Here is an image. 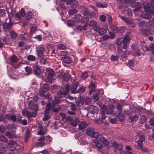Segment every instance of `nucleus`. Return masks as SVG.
I'll return each instance as SVG.
<instances>
[{
  "mask_svg": "<svg viewBox=\"0 0 154 154\" xmlns=\"http://www.w3.org/2000/svg\"><path fill=\"white\" fill-rule=\"evenodd\" d=\"M18 145L16 142L13 140H10L8 145V149L11 151H14L15 149H17Z\"/></svg>",
  "mask_w": 154,
  "mask_h": 154,
  "instance_id": "2",
  "label": "nucleus"
},
{
  "mask_svg": "<svg viewBox=\"0 0 154 154\" xmlns=\"http://www.w3.org/2000/svg\"><path fill=\"white\" fill-rule=\"evenodd\" d=\"M13 23L10 21L8 23L6 22L3 25L2 28L5 31H9L12 26Z\"/></svg>",
  "mask_w": 154,
  "mask_h": 154,
  "instance_id": "7",
  "label": "nucleus"
},
{
  "mask_svg": "<svg viewBox=\"0 0 154 154\" xmlns=\"http://www.w3.org/2000/svg\"><path fill=\"white\" fill-rule=\"evenodd\" d=\"M60 102V100L59 99L58 97H55L54 100H53L52 103V110L53 112H58V109L55 108L54 106L57 104H58Z\"/></svg>",
  "mask_w": 154,
  "mask_h": 154,
  "instance_id": "4",
  "label": "nucleus"
},
{
  "mask_svg": "<svg viewBox=\"0 0 154 154\" xmlns=\"http://www.w3.org/2000/svg\"><path fill=\"white\" fill-rule=\"evenodd\" d=\"M146 14L144 13H143L142 15V17L143 18L145 19H149L151 18V16L150 14Z\"/></svg>",
  "mask_w": 154,
  "mask_h": 154,
  "instance_id": "43",
  "label": "nucleus"
},
{
  "mask_svg": "<svg viewBox=\"0 0 154 154\" xmlns=\"http://www.w3.org/2000/svg\"><path fill=\"white\" fill-rule=\"evenodd\" d=\"M45 50L44 48L39 47L37 48V55L40 57H42L44 55Z\"/></svg>",
  "mask_w": 154,
  "mask_h": 154,
  "instance_id": "8",
  "label": "nucleus"
},
{
  "mask_svg": "<svg viewBox=\"0 0 154 154\" xmlns=\"http://www.w3.org/2000/svg\"><path fill=\"white\" fill-rule=\"evenodd\" d=\"M88 76V74L86 72H85L81 75L82 78L84 79L86 78Z\"/></svg>",
  "mask_w": 154,
  "mask_h": 154,
  "instance_id": "62",
  "label": "nucleus"
},
{
  "mask_svg": "<svg viewBox=\"0 0 154 154\" xmlns=\"http://www.w3.org/2000/svg\"><path fill=\"white\" fill-rule=\"evenodd\" d=\"M138 119V116L137 115L135 114L134 115L132 118H131V120L132 122L135 121L137 120Z\"/></svg>",
  "mask_w": 154,
  "mask_h": 154,
  "instance_id": "52",
  "label": "nucleus"
},
{
  "mask_svg": "<svg viewBox=\"0 0 154 154\" xmlns=\"http://www.w3.org/2000/svg\"><path fill=\"white\" fill-rule=\"evenodd\" d=\"M100 20L102 22H105L106 20V17L105 15H101L99 17Z\"/></svg>",
  "mask_w": 154,
  "mask_h": 154,
  "instance_id": "55",
  "label": "nucleus"
},
{
  "mask_svg": "<svg viewBox=\"0 0 154 154\" xmlns=\"http://www.w3.org/2000/svg\"><path fill=\"white\" fill-rule=\"evenodd\" d=\"M58 48L61 50L65 49L66 48V45L62 44H59L58 46Z\"/></svg>",
  "mask_w": 154,
  "mask_h": 154,
  "instance_id": "48",
  "label": "nucleus"
},
{
  "mask_svg": "<svg viewBox=\"0 0 154 154\" xmlns=\"http://www.w3.org/2000/svg\"><path fill=\"white\" fill-rule=\"evenodd\" d=\"M27 59L28 60L31 61H35V57L33 55H29L27 57Z\"/></svg>",
  "mask_w": 154,
  "mask_h": 154,
  "instance_id": "35",
  "label": "nucleus"
},
{
  "mask_svg": "<svg viewBox=\"0 0 154 154\" xmlns=\"http://www.w3.org/2000/svg\"><path fill=\"white\" fill-rule=\"evenodd\" d=\"M99 135V134L98 132H96L94 131L91 137L96 138Z\"/></svg>",
  "mask_w": 154,
  "mask_h": 154,
  "instance_id": "49",
  "label": "nucleus"
},
{
  "mask_svg": "<svg viewBox=\"0 0 154 154\" xmlns=\"http://www.w3.org/2000/svg\"><path fill=\"white\" fill-rule=\"evenodd\" d=\"M98 29L97 30H95V31L98 32L100 35H103L106 33V31L104 28H100L99 26H98Z\"/></svg>",
  "mask_w": 154,
  "mask_h": 154,
  "instance_id": "14",
  "label": "nucleus"
},
{
  "mask_svg": "<svg viewBox=\"0 0 154 154\" xmlns=\"http://www.w3.org/2000/svg\"><path fill=\"white\" fill-rule=\"evenodd\" d=\"M67 53L66 51H62L60 54V56L61 58H64L66 57L67 56Z\"/></svg>",
  "mask_w": 154,
  "mask_h": 154,
  "instance_id": "37",
  "label": "nucleus"
},
{
  "mask_svg": "<svg viewBox=\"0 0 154 154\" xmlns=\"http://www.w3.org/2000/svg\"><path fill=\"white\" fill-rule=\"evenodd\" d=\"M137 135L139 137V140H145V137L143 134L140 132L137 133Z\"/></svg>",
  "mask_w": 154,
  "mask_h": 154,
  "instance_id": "42",
  "label": "nucleus"
},
{
  "mask_svg": "<svg viewBox=\"0 0 154 154\" xmlns=\"http://www.w3.org/2000/svg\"><path fill=\"white\" fill-rule=\"evenodd\" d=\"M10 34L11 37L13 39L16 38L17 36V34L13 30L11 31Z\"/></svg>",
  "mask_w": 154,
  "mask_h": 154,
  "instance_id": "33",
  "label": "nucleus"
},
{
  "mask_svg": "<svg viewBox=\"0 0 154 154\" xmlns=\"http://www.w3.org/2000/svg\"><path fill=\"white\" fill-rule=\"evenodd\" d=\"M115 109L114 106L113 104H109L106 108V114L109 115L113 113Z\"/></svg>",
  "mask_w": 154,
  "mask_h": 154,
  "instance_id": "10",
  "label": "nucleus"
},
{
  "mask_svg": "<svg viewBox=\"0 0 154 154\" xmlns=\"http://www.w3.org/2000/svg\"><path fill=\"white\" fill-rule=\"evenodd\" d=\"M50 87L46 83H45L42 89V90H40L39 91V94L42 97H44L45 95L44 93L49 90Z\"/></svg>",
  "mask_w": 154,
  "mask_h": 154,
  "instance_id": "5",
  "label": "nucleus"
},
{
  "mask_svg": "<svg viewBox=\"0 0 154 154\" xmlns=\"http://www.w3.org/2000/svg\"><path fill=\"white\" fill-rule=\"evenodd\" d=\"M141 123H144L146 120V117L144 115H143L140 116V119Z\"/></svg>",
  "mask_w": 154,
  "mask_h": 154,
  "instance_id": "47",
  "label": "nucleus"
},
{
  "mask_svg": "<svg viewBox=\"0 0 154 154\" xmlns=\"http://www.w3.org/2000/svg\"><path fill=\"white\" fill-rule=\"evenodd\" d=\"M63 77L65 81H67L70 77V75L68 73H65L63 75Z\"/></svg>",
  "mask_w": 154,
  "mask_h": 154,
  "instance_id": "32",
  "label": "nucleus"
},
{
  "mask_svg": "<svg viewBox=\"0 0 154 154\" xmlns=\"http://www.w3.org/2000/svg\"><path fill=\"white\" fill-rule=\"evenodd\" d=\"M119 56L116 55V56L112 55L110 58V60L113 61H116L119 59Z\"/></svg>",
  "mask_w": 154,
  "mask_h": 154,
  "instance_id": "40",
  "label": "nucleus"
},
{
  "mask_svg": "<svg viewBox=\"0 0 154 154\" xmlns=\"http://www.w3.org/2000/svg\"><path fill=\"white\" fill-rule=\"evenodd\" d=\"M117 109L119 111V113L122 112V107L120 104H119L117 105Z\"/></svg>",
  "mask_w": 154,
  "mask_h": 154,
  "instance_id": "53",
  "label": "nucleus"
},
{
  "mask_svg": "<svg viewBox=\"0 0 154 154\" xmlns=\"http://www.w3.org/2000/svg\"><path fill=\"white\" fill-rule=\"evenodd\" d=\"M112 146L115 149V151L116 153H117L118 152H120L123 149L122 146L120 143L114 142L112 143Z\"/></svg>",
  "mask_w": 154,
  "mask_h": 154,
  "instance_id": "3",
  "label": "nucleus"
},
{
  "mask_svg": "<svg viewBox=\"0 0 154 154\" xmlns=\"http://www.w3.org/2000/svg\"><path fill=\"white\" fill-rule=\"evenodd\" d=\"M5 135L6 136L10 139H12L13 137L12 134L9 131L6 132H5Z\"/></svg>",
  "mask_w": 154,
  "mask_h": 154,
  "instance_id": "45",
  "label": "nucleus"
},
{
  "mask_svg": "<svg viewBox=\"0 0 154 154\" xmlns=\"http://www.w3.org/2000/svg\"><path fill=\"white\" fill-rule=\"evenodd\" d=\"M25 70L28 75L30 74L32 72V68L29 66L25 67Z\"/></svg>",
  "mask_w": 154,
  "mask_h": 154,
  "instance_id": "28",
  "label": "nucleus"
},
{
  "mask_svg": "<svg viewBox=\"0 0 154 154\" xmlns=\"http://www.w3.org/2000/svg\"><path fill=\"white\" fill-rule=\"evenodd\" d=\"M39 62L41 64H45L46 63L47 61L45 59L42 58L40 59Z\"/></svg>",
  "mask_w": 154,
  "mask_h": 154,
  "instance_id": "58",
  "label": "nucleus"
},
{
  "mask_svg": "<svg viewBox=\"0 0 154 154\" xmlns=\"http://www.w3.org/2000/svg\"><path fill=\"white\" fill-rule=\"evenodd\" d=\"M71 109L72 110L75 111L76 110V107L75 105L73 103H71Z\"/></svg>",
  "mask_w": 154,
  "mask_h": 154,
  "instance_id": "51",
  "label": "nucleus"
},
{
  "mask_svg": "<svg viewBox=\"0 0 154 154\" xmlns=\"http://www.w3.org/2000/svg\"><path fill=\"white\" fill-rule=\"evenodd\" d=\"M78 85V83L77 82H75L72 85L71 88V92L72 93L75 94L77 93V91H75Z\"/></svg>",
  "mask_w": 154,
  "mask_h": 154,
  "instance_id": "13",
  "label": "nucleus"
},
{
  "mask_svg": "<svg viewBox=\"0 0 154 154\" xmlns=\"http://www.w3.org/2000/svg\"><path fill=\"white\" fill-rule=\"evenodd\" d=\"M77 10L75 8L71 9L69 10L68 13L70 15H72L77 12Z\"/></svg>",
  "mask_w": 154,
  "mask_h": 154,
  "instance_id": "31",
  "label": "nucleus"
},
{
  "mask_svg": "<svg viewBox=\"0 0 154 154\" xmlns=\"http://www.w3.org/2000/svg\"><path fill=\"white\" fill-rule=\"evenodd\" d=\"M91 99L90 98L86 97L85 100V103L86 104H90L91 102Z\"/></svg>",
  "mask_w": 154,
  "mask_h": 154,
  "instance_id": "57",
  "label": "nucleus"
},
{
  "mask_svg": "<svg viewBox=\"0 0 154 154\" xmlns=\"http://www.w3.org/2000/svg\"><path fill=\"white\" fill-rule=\"evenodd\" d=\"M38 128L39 129V131L37 132V134L41 135H44L45 133L43 131V128L42 126L41 125V123H38Z\"/></svg>",
  "mask_w": 154,
  "mask_h": 154,
  "instance_id": "17",
  "label": "nucleus"
},
{
  "mask_svg": "<svg viewBox=\"0 0 154 154\" xmlns=\"http://www.w3.org/2000/svg\"><path fill=\"white\" fill-rule=\"evenodd\" d=\"M107 108L105 105H103L101 108V112H105L106 109V110Z\"/></svg>",
  "mask_w": 154,
  "mask_h": 154,
  "instance_id": "63",
  "label": "nucleus"
},
{
  "mask_svg": "<svg viewBox=\"0 0 154 154\" xmlns=\"http://www.w3.org/2000/svg\"><path fill=\"white\" fill-rule=\"evenodd\" d=\"M120 18L121 19L123 20V21H125L127 24H128L130 20V19L128 18H126L125 17L122 16H120Z\"/></svg>",
  "mask_w": 154,
  "mask_h": 154,
  "instance_id": "44",
  "label": "nucleus"
},
{
  "mask_svg": "<svg viewBox=\"0 0 154 154\" xmlns=\"http://www.w3.org/2000/svg\"><path fill=\"white\" fill-rule=\"evenodd\" d=\"M79 120L78 118H75L72 120L71 124L74 126H76L77 125V124L79 122Z\"/></svg>",
  "mask_w": 154,
  "mask_h": 154,
  "instance_id": "22",
  "label": "nucleus"
},
{
  "mask_svg": "<svg viewBox=\"0 0 154 154\" xmlns=\"http://www.w3.org/2000/svg\"><path fill=\"white\" fill-rule=\"evenodd\" d=\"M143 8L146 10L145 11L147 13H149L150 14H154V12L152 10L153 7L151 8L148 3H144Z\"/></svg>",
  "mask_w": 154,
  "mask_h": 154,
  "instance_id": "6",
  "label": "nucleus"
},
{
  "mask_svg": "<svg viewBox=\"0 0 154 154\" xmlns=\"http://www.w3.org/2000/svg\"><path fill=\"white\" fill-rule=\"evenodd\" d=\"M128 152H129L128 151L123 150V149L120 152H118L117 154H128Z\"/></svg>",
  "mask_w": 154,
  "mask_h": 154,
  "instance_id": "64",
  "label": "nucleus"
},
{
  "mask_svg": "<svg viewBox=\"0 0 154 154\" xmlns=\"http://www.w3.org/2000/svg\"><path fill=\"white\" fill-rule=\"evenodd\" d=\"M146 49L147 51H151L152 54L154 55V43L150 45L149 47L146 48Z\"/></svg>",
  "mask_w": 154,
  "mask_h": 154,
  "instance_id": "24",
  "label": "nucleus"
},
{
  "mask_svg": "<svg viewBox=\"0 0 154 154\" xmlns=\"http://www.w3.org/2000/svg\"><path fill=\"white\" fill-rule=\"evenodd\" d=\"M76 105L77 106H79L80 105H82L84 104V101L81 98L79 99L76 101Z\"/></svg>",
  "mask_w": 154,
  "mask_h": 154,
  "instance_id": "34",
  "label": "nucleus"
},
{
  "mask_svg": "<svg viewBox=\"0 0 154 154\" xmlns=\"http://www.w3.org/2000/svg\"><path fill=\"white\" fill-rule=\"evenodd\" d=\"M88 25L90 26L93 27L94 30H97L98 29V26L97 25V23L94 20H92L90 21L88 23Z\"/></svg>",
  "mask_w": 154,
  "mask_h": 154,
  "instance_id": "11",
  "label": "nucleus"
},
{
  "mask_svg": "<svg viewBox=\"0 0 154 154\" xmlns=\"http://www.w3.org/2000/svg\"><path fill=\"white\" fill-rule=\"evenodd\" d=\"M54 75V72L52 70H49L48 71V81L50 83H51L52 81L53 76Z\"/></svg>",
  "mask_w": 154,
  "mask_h": 154,
  "instance_id": "12",
  "label": "nucleus"
},
{
  "mask_svg": "<svg viewBox=\"0 0 154 154\" xmlns=\"http://www.w3.org/2000/svg\"><path fill=\"white\" fill-rule=\"evenodd\" d=\"M34 68L35 73L36 75H38L41 73V70L38 66H35Z\"/></svg>",
  "mask_w": 154,
  "mask_h": 154,
  "instance_id": "25",
  "label": "nucleus"
},
{
  "mask_svg": "<svg viewBox=\"0 0 154 154\" xmlns=\"http://www.w3.org/2000/svg\"><path fill=\"white\" fill-rule=\"evenodd\" d=\"M63 62L66 64H69L72 61V59L69 57H65L63 59Z\"/></svg>",
  "mask_w": 154,
  "mask_h": 154,
  "instance_id": "27",
  "label": "nucleus"
},
{
  "mask_svg": "<svg viewBox=\"0 0 154 154\" xmlns=\"http://www.w3.org/2000/svg\"><path fill=\"white\" fill-rule=\"evenodd\" d=\"M7 142L8 141V140L7 138L2 135H0V142Z\"/></svg>",
  "mask_w": 154,
  "mask_h": 154,
  "instance_id": "41",
  "label": "nucleus"
},
{
  "mask_svg": "<svg viewBox=\"0 0 154 154\" xmlns=\"http://www.w3.org/2000/svg\"><path fill=\"white\" fill-rule=\"evenodd\" d=\"M95 5L98 8H105L107 7L106 5L102 4L100 2H97Z\"/></svg>",
  "mask_w": 154,
  "mask_h": 154,
  "instance_id": "30",
  "label": "nucleus"
},
{
  "mask_svg": "<svg viewBox=\"0 0 154 154\" xmlns=\"http://www.w3.org/2000/svg\"><path fill=\"white\" fill-rule=\"evenodd\" d=\"M130 40L129 36L126 35L124 37L122 42L129 43Z\"/></svg>",
  "mask_w": 154,
  "mask_h": 154,
  "instance_id": "36",
  "label": "nucleus"
},
{
  "mask_svg": "<svg viewBox=\"0 0 154 154\" xmlns=\"http://www.w3.org/2000/svg\"><path fill=\"white\" fill-rule=\"evenodd\" d=\"M82 19V17L81 15L79 14H77L74 15L73 19L76 22L80 21Z\"/></svg>",
  "mask_w": 154,
  "mask_h": 154,
  "instance_id": "20",
  "label": "nucleus"
},
{
  "mask_svg": "<svg viewBox=\"0 0 154 154\" xmlns=\"http://www.w3.org/2000/svg\"><path fill=\"white\" fill-rule=\"evenodd\" d=\"M88 126V124L85 122L84 121L82 122L79 125V128L80 129L82 130L86 128Z\"/></svg>",
  "mask_w": 154,
  "mask_h": 154,
  "instance_id": "16",
  "label": "nucleus"
},
{
  "mask_svg": "<svg viewBox=\"0 0 154 154\" xmlns=\"http://www.w3.org/2000/svg\"><path fill=\"white\" fill-rule=\"evenodd\" d=\"M94 131V130L92 128H88L86 134L88 135L91 137Z\"/></svg>",
  "mask_w": 154,
  "mask_h": 154,
  "instance_id": "29",
  "label": "nucleus"
},
{
  "mask_svg": "<svg viewBox=\"0 0 154 154\" xmlns=\"http://www.w3.org/2000/svg\"><path fill=\"white\" fill-rule=\"evenodd\" d=\"M51 108V104L50 103L48 104L46 106V108L45 111L44 115H48Z\"/></svg>",
  "mask_w": 154,
  "mask_h": 154,
  "instance_id": "23",
  "label": "nucleus"
},
{
  "mask_svg": "<svg viewBox=\"0 0 154 154\" xmlns=\"http://www.w3.org/2000/svg\"><path fill=\"white\" fill-rule=\"evenodd\" d=\"M11 61L13 62H17L19 61V59L15 55H13L11 56L10 58Z\"/></svg>",
  "mask_w": 154,
  "mask_h": 154,
  "instance_id": "26",
  "label": "nucleus"
},
{
  "mask_svg": "<svg viewBox=\"0 0 154 154\" xmlns=\"http://www.w3.org/2000/svg\"><path fill=\"white\" fill-rule=\"evenodd\" d=\"M96 141L97 143L96 145V146L99 149H101L103 146V144L107 145L109 144V142L104 137L101 136H100L96 140H94V143H96Z\"/></svg>",
  "mask_w": 154,
  "mask_h": 154,
  "instance_id": "1",
  "label": "nucleus"
},
{
  "mask_svg": "<svg viewBox=\"0 0 154 154\" xmlns=\"http://www.w3.org/2000/svg\"><path fill=\"white\" fill-rule=\"evenodd\" d=\"M32 14L31 12H28L26 15V19L27 20H29L32 17Z\"/></svg>",
  "mask_w": 154,
  "mask_h": 154,
  "instance_id": "60",
  "label": "nucleus"
},
{
  "mask_svg": "<svg viewBox=\"0 0 154 154\" xmlns=\"http://www.w3.org/2000/svg\"><path fill=\"white\" fill-rule=\"evenodd\" d=\"M66 93L64 91H60L57 93V95H58L57 97H58L59 98V97L61 98L64 97L66 96ZM56 97H57V96Z\"/></svg>",
  "mask_w": 154,
  "mask_h": 154,
  "instance_id": "21",
  "label": "nucleus"
},
{
  "mask_svg": "<svg viewBox=\"0 0 154 154\" xmlns=\"http://www.w3.org/2000/svg\"><path fill=\"white\" fill-rule=\"evenodd\" d=\"M85 91V89L84 88H79L77 91V93H82Z\"/></svg>",
  "mask_w": 154,
  "mask_h": 154,
  "instance_id": "61",
  "label": "nucleus"
},
{
  "mask_svg": "<svg viewBox=\"0 0 154 154\" xmlns=\"http://www.w3.org/2000/svg\"><path fill=\"white\" fill-rule=\"evenodd\" d=\"M144 140H139L136 142L137 144L135 145V147L137 149H142L143 147V142Z\"/></svg>",
  "mask_w": 154,
  "mask_h": 154,
  "instance_id": "15",
  "label": "nucleus"
},
{
  "mask_svg": "<svg viewBox=\"0 0 154 154\" xmlns=\"http://www.w3.org/2000/svg\"><path fill=\"white\" fill-rule=\"evenodd\" d=\"M66 3L67 5H69L71 7H75L78 5V2L76 0H68Z\"/></svg>",
  "mask_w": 154,
  "mask_h": 154,
  "instance_id": "9",
  "label": "nucleus"
},
{
  "mask_svg": "<svg viewBox=\"0 0 154 154\" xmlns=\"http://www.w3.org/2000/svg\"><path fill=\"white\" fill-rule=\"evenodd\" d=\"M95 86L94 84L92 82L89 85V88L90 89L89 91V94H92V92H94L95 91Z\"/></svg>",
  "mask_w": 154,
  "mask_h": 154,
  "instance_id": "18",
  "label": "nucleus"
},
{
  "mask_svg": "<svg viewBox=\"0 0 154 154\" xmlns=\"http://www.w3.org/2000/svg\"><path fill=\"white\" fill-rule=\"evenodd\" d=\"M19 13H20L21 16L23 17H24L25 15V10L23 8L21 9L20 11L19 12Z\"/></svg>",
  "mask_w": 154,
  "mask_h": 154,
  "instance_id": "50",
  "label": "nucleus"
},
{
  "mask_svg": "<svg viewBox=\"0 0 154 154\" xmlns=\"http://www.w3.org/2000/svg\"><path fill=\"white\" fill-rule=\"evenodd\" d=\"M22 113L23 115L26 116L28 117H29V116L31 115L30 112L26 110H23L22 112Z\"/></svg>",
  "mask_w": 154,
  "mask_h": 154,
  "instance_id": "39",
  "label": "nucleus"
},
{
  "mask_svg": "<svg viewBox=\"0 0 154 154\" xmlns=\"http://www.w3.org/2000/svg\"><path fill=\"white\" fill-rule=\"evenodd\" d=\"M128 24L132 27H134L136 25V24L135 23H134L133 22V21H132L131 20H130Z\"/></svg>",
  "mask_w": 154,
  "mask_h": 154,
  "instance_id": "56",
  "label": "nucleus"
},
{
  "mask_svg": "<svg viewBox=\"0 0 154 154\" xmlns=\"http://www.w3.org/2000/svg\"><path fill=\"white\" fill-rule=\"evenodd\" d=\"M66 94L69 93V86L68 85H67L65 88V91Z\"/></svg>",
  "mask_w": 154,
  "mask_h": 154,
  "instance_id": "59",
  "label": "nucleus"
},
{
  "mask_svg": "<svg viewBox=\"0 0 154 154\" xmlns=\"http://www.w3.org/2000/svg\"><path fill=\"white\" fill-rule=\"evenodd\" d=\"M111 29L115 33L118 32L119 30L118 28L114 25H112L111 27Z\"/></svg>",
  "mask_w": 154,
  "mask_h": 154,
  "instance_id": "38",
  "label": "nucleus"
},
{
  "mask_svg": "<svg viewBox=\"0 0 154 154\" xmlns=\"http://www.w3.org/2000/svg\"><path fill=\"white\" fill-rule=\"evenodd\" d=\"M67 23L68 26H71L74 25V21L72 20H69L67 21Z\"/></svg>",
  "mask_w": 154,
  "mask_h": 154,
  "instance_id": "46",
  "label": "nucleus"
},
{
  "mask_svg": "<svg viewBox=\"0 0 154 154\" xmlns=\"http://www.w3.org/2000/svg\"><path fill=\"white\" fill-rule=\"evenodd\" d=\"M140 32L144 35L145 36H147L149 34H152L153 33V32L152 31V33H150L149 32V31L145 29H140Z\"/></svg>",
  "mask_w": 154,
  "mask_h": 154,
  "instance_id": "19",
  "label": "nucleus"
},
{
  "mask_svg": "<svg viewBox=\"0 0 154 154\" xmlns=\"http://www.w3.org/2000/svg\"><path fill=\"white\" fill-rule=\"evenodd\" d=\"M36 29L35 27H32L30 30V32L31 34H33L36 31Z\"/></svg>",
  "mask_w": 154,
  "mask_h": 154,
  "instance_id": "54",
  "label": "nucleus"
}]
</instances>
